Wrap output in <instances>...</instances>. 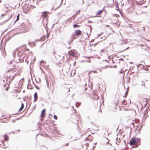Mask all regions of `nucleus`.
I'll list each match as a JSON object with an SVG mask.
<instances>
[{
    "label": "nucleus",
    "mask_w": 150,
    "mask_h": 150,
    "mask_svg": "<svg viewBox=\"0 0 150 150\" xmlns=\"http://www.w3.org/2000/svg\"><path fill=\"white\" fill-rule=\"evenodd\" d=\"M2 89H5L6 91H8L9 89V86L6 83L2 84Z\"/></svg>",
    "instance_id": "3"
},
{
    "label": "nucleus",
    "mask_w": 150,
    "mask_h": 150,
    "mask_svg": "<svg viewBox=\"0 0 150 150\" xmlns=\"http://www.w3.org/2000/svg\"><path fill=\"white\" fill-rule=\"evenodd\" d=\"M103 33V32H102L101 33H100V34H98V36H100Z\"/></svg>",
    "instance_id": "40"
},
{
    "label": "nucleus",
    "mask_w": 150,
    "mask_h": 150,
    "mask_svg": "<svg viewBox=\"0 0 150 150\" xmlns=\"http://www.w3.org/2000/svg\"><path fill=\"white\" fill-rule=\"evenodd\" d=\"M73 41H72V40H71V41H69H69H68V44L69 45H70V44H71V43Z\"/></svg>",
    "instance_id": "22"
},
{
    "label": "nucleus",
    "mask_w": 150,
    "mask_h": 150,
    "mask_svg": "<svg viewBox=\"0 0 150 150\" xmlns=\"http://www.w3.org/2000/svg\"><path fill=\"white\" fill-rule=\"evenodd\" d=\"M141 129V128H139L138 130V131H139V133H140V130Z\"/></svg>",
    "instance_id": "37"
},
{
    "label": "nucleus",
    "mask_w": 150,
    "mask_h": 150,
    "mask_svg": "<svg viewBox=\"0 0 150 150\" xmlns=\"http://www.w3.org/2000/svg\"><path fill=\"white\" fill-rule=\"evenodd\" d=\"M1 142H2V144H3V146H5V145H4V141H1Z\"/></svg>",
    "instance_id": "42"
},
{
    "label": "nucleus",
    "mask_w": 150,
    "mask_h": 150,
    "mask_svg": "<svg viewBox=\"0 0 150 150\" xmlns=\"http://www.w3.org/2000/svg\"><path fill=\"white\" fill-rule=\"evenodd\" d=\"M142 30L144 31V32L145 31V28L144 27H142Z\"/></svg>",
    "instance_id": "30"
},
{
    "label": "nucleus",
    "mask_w": 150,
    "mask_h": 150,
    "mask_svg": "<svg viewBox=\"0 0 150 150\" xmlns=\"http://www.w3.org/2000/svg\"><path fill=\"white\" fill-rule=\"evenodd\" d=\"M75 33L76 36H79L81 34L82 32L80 30H75Z\"/></svg>",
    "instance_id": "4"
},
{
    "label": "nucleus",
    "mask_w": 150,
    "mask_h": 150,
    "mask_svg": "<svg viewBox=\"0 0 150 150\" xmlns=\"http://www.w3.org/2000/svg\"><path fill=\"white\" fill-rule=\"evenodd\" d=\"M103 61H106V62H108V61L106 60H103Z\"/></svg>",
    "instance_id": "44"
},
{
    "label": "nucleus",
    "mask_w": 150,
    "mask_h": 150,
    "mask_svg": "<svg viewBox=\"0 0 150 150\" xmlns=\"http://www.w3.org/2000/svg\"><path fill=\"white\" fill-rule=\"evenodd\" d=\"M12 62H13V61H11V62H9V64H12Z\"/></svg>",
    "instance_id": "46"
},
{
    "label": "nucleus",
    "mask_w": 150,
    "mask_h": 150,
    "mask_svg": "<svg viewBox=\"0 0 150 150\" xmlns=\"http://www.w3.org/2000/svg\"><path fill=\"white\" fill-rule=\"evenodd\" d=\"M34 85V86H35V87L37 89H39V88L36 85Z\"/></svg>",
    "instance_id": "26"
},
{
    "label": "nucleus",
    "mask_w": 150,
    "mask_h": 150,
    "mask_svg": "<svg viewBox=\"0 0 150 150\" xmlns=\"http://www.w3.org/2000/svg\"><path fill=\"white\" fill-rule=\"evenodd\" d=\"M79 4L82 5L84 3V0H77Z\"/></svg>",
    "instance_id": "10"
},
{
    "label": "nucleus",
    "mask_w": 150,
    "mask_h": 150,
    "mask_svg": "<svg viewBox=\"0 0 150 150\" xmlns=\"http://www.w3.org/2000/svg\"><path fill=\"white\" fill-rule=\"evenodd\" d=\"M142 65V64H139V65H138V66H137V67L138 68V67H139V66H140V65Z\"/></svg>",
    "instance_id": "48"
},
{
    "label": "nucleus",
    "mask_w": 150,
    "mask_h": 150,
    "mask_svg": "<svg viewBox=\"0 0 150 150\" xmlns=\"http://www.w3.org/2000/svg\"><path fill=\"white\" fill-rule=\"evenodd\" d=\"M66 146H68L69 145V143H67L66 144Z\"/></svg>",
    "instance_id": "50"
},
{
    "label": "nucleus",
    "mask_w": 150,
    "mask_h": 150,
    "mask_svg": "<svg viewBox=\"0 0 150 150\" xmlns=\"http://www.w3.org/2000/svg\"><path fill=\"white\" fill-rule=\"evenodd\" d=\"M73 27L74 28H79L80 27V26L79 25L76 24H74L73 25Z\"/></svg>",
    "instance_id": "17"
},
{
    "label": "nucleus",
    "mask_w": 150,
    "mask_h": 150,
    "mask_svg": "<svg viewBox=\"0 0 150 150\" xmlns=\"http://www.w3.org/2000/svg\"><path fill=\"white\" fill-rule=\"evenodd\" d=\"M122 69H121V71H119V73H120V74H122V73H123L124 71H122Z\"/></svg>",
    "instance_id": "32"
},
{
    "label": "nucleus",
    "mask_w": 150,
    "mask_h": 150,
    "mask_svg": "<svg viewBox=\"0 0 150 150\" xmlns=\"http://www.w3.org/2000/svg\"><path fill=\"white\" fill-rule=\"evenodd\" d=\"M127 94H128V93L127 92V91L125 93V96H127Z\"/></svg>",
    "instance_id": "28"
},
{
    "label": "nucleus",
    "mask_w": 150,
    "mask_h": 150,
    "mask_svg": "<svg viewBox=\"0 0 150 150\" xmlns=\"http://www.w3.org/2000/svg\"><path fill=\"white\" fill-rule=\"evenodd\" d=\"M45 109H44L42 110L41 112V114L40 116V117L42 118H43L45 116Z\"/></svg>",
    "instance_id": "5"
},
{
    "label": "nucleus",
    "mask_w": 150,
    "mask_h": 150,
    "mask_svg": "<svg viewBox=\"0 0 150 150\" xmlns=\"http://www.w3.org/2000/svg\"><path fill=\"white\" fill-rule=\"evenodd\" d=\"M40 63H44V61H43V60H42L41 62H40Z\"/></svg>",
    "instance_id": "47"
},
{
    "label": "nucleus",
    "mask_w": 150,
    "mask_h": 150,
    "mask_svg": "<svg viewBox=\"0 0 150 150\" xmlns=\"http://www.w3.org/2000/svg\"><path fill=\"white\" fill-rule=\"evenodd\" d=\"M13 80H12V79H11L10 80V83Z\"/></svg>",
    "instance_id": "35"
},
{
    "label": "nucleus",
    "mask_w": 150,
    "mask_h": 150,
    "mask_svg": "<svg viewBox=\"0 0 150 150\" xmlns=\"http://www.w3.org/2000/svg\"><path fill=\"white\" fill-rule=\"evenodd\" d=\"M108 58L109 59H110V56H109L108 57Z\"/></svg>",
    "instance_id": "59"
},
{
    "label": "nucleus",
    "mask_w": 150,
    "mask_h": 150,
    "mask_svg": "<svg viewBox=\"0 0 150 150\" xmlns=\"http://www.w3.org/2000/svg\"><path fill=\"white\" fill-rule=\"evenodd\" d=\"M11 121L13 122H15V120H11Z\"/></svg>",
    "instance_id": "52"
},
{
    "label": "nucleus",
    "mask_w": 150,
    "mask_h": 150,
    "mask_svg": "<svg viewBox=\"0 0 150 150\" xmlns=\"http://www.w3.org/2000/svg\"><path fill=\"white\" fill-rule=\"evenodd\" d=\"M113 67H114L115 68H116L117 67V66H113Z\"/></svg>",
    "instance_id": "56"
},
{
    "label": "nucleus",
    "mask_w": 150,
    "mask_h": 150,
    "mask_svg": "<svg viewBox=\"0 0 150 150\" xmlns=\"http://www.w3.org/2000/svg\"><path fill=\"white\" fill-rule=\"evenodd\" d=\"M85 141H88V137H86L85 139Z\"/></svg>",
    "instance_id": "27"
},
{
    "label": "nucleus",
    "mask_w": 150,
    "mask_h": 150,
    "mask_svg": "<svg viewBox=\"0 0 150 150\" xmlns=\"http://www.w3.org/2000/svg\"><path fill=\"white\" fill-rule=\"evenodd\" d=\"M20 57L21 58V59L19 58V62H24V59L23 58H23H21V56Z\"/></svg>",
    "instance_id": "18"
},
{
    "label": "nucleus",
    "mask_w": 150,
    "mask_h": 150,
    "mask_svg": "<svg viewBox=\"0 0 150 150\" xmlns=\"http://www.w3.org/2000/svg\"><path fill=\"white\" fill-rule=\"evenodd\" d=\"M141 86H145V84L144 83V84H141Z\"/></svg>",
    "instance_id": "45"
},
{
    "label": "nucleus",
    "mask_w": 150,
    "mask_h": 150,
    "mask_svg": "<svg viewBox=\"0 0 150 150\" xmlns=\"http://www.w3.org/2000/svg\"><path fill=\"white\" fill-rule=\"evenodd\" d=\"M40 120L41 121H43V119H42V118L40 119Z\"/></svg>",
    "instance_id": "51"
},
{
    "label": "nucleus",
    "mask_w": 150,
    "mask_h": 150,
    "mask_svg": "<svg viewBox=\"0 0 150 150\" xmlns=\"http://www.w3.org/2000/svg\"><path fill=\"white\" fill-rule=\"evenodd\" d=\"M87 88H85V91H86L87 90Z\"/></svg>",
    "instance_id": "63"
},
{
    "label": "nucleus",
    "mask_w": 150,
    "mask_h": 150,
    "mask_svg": "<svg viewBox=\"0 0 150 150\" xmlns=\"http://www.w3.org/2000/svg\"><path fill=\"white\" fill-rule=\"evenodd\" d=\"M80 104H81L80 103H79L78 102H77L76 103V106L77 107H78L80 105Z\"/></svg>",
    "instance_id": "21"
},
{
    "label": "nucleus",
    "mask_w": 150,
    "mask_h": 150,
    "mask_svg": "<svg viewBox=\"0 0 150 150\" xmlns=\"http://www.w3.org/2000/svg\"><path fill=\"white\" fill-rule=\"evenodd\" d=\"M127 83H129V80H127Z\"/></svg>",
    "instance_id": "54"
},
{
    "label": "nucleus",
    "mask_w": 150,
    "mask_h": 150,
    "mask_svg": "<svg viewBox=\"0 0 150 150\" xmlns=\"http://www.w3.org/2000/svg\"><path fill=\"white\" fill-rule=\"evenodd\" d=\"M19 16H20L19 14H18V15L17 16V19H16V20L15 21V22L16 21H18L19 20Z\"/></svg>",
    "instance_id": "20"
},
{
    "label": "nucleus",
    "mask_w": 150,
    "mask_h": 150,
    "mask_svg": "<svg viewBox=\"0 0 150 150\" xmlns=\"http://www.w3.org/2000/svg\"><path fill=\"white\" fill-rule=\"evenodd\" d=\"M75 35V34L73 33L71 35V39L72 40V41H73L74 39L76 38Z\"/></svg>",
    "instance_id": "9"
},
{
    "label": "nucleus",
    "mask_w": 150,
    "mask_h": 150,
    "mask_svg": "<svg viewBox=\"0 0 150 150\" xmlns=\"http://www.w3.org/2000/svg\"><path fill=\"white\" fill-rule=\"evenodd\" d=\"M80 12V11L79 10L78 11L76 12V15H78V14H79V13Z\"/></svg>",
    "instance_id": "24"
},
{
    "label": "nucleus",
    "mask_w": 150,
    "mask_h": 150,
    "mask_svg": "<svg viewBox=\"0 0 150 150\" xmlns=\"http://www.w3.org/2000/svg\"><path fill=\"white\" fill-rule=\"evenodd\" d=\"M104 50H101V52H104Z\"/></svg>",
    "instance_id": "39"
},
{
    "label": "nucleus",
    "mask_w": 150,
    "mask_h": 150,
    "mask_svg": "<svg viewBox=\"0 0 150 150\" xmlns=\"http://www.w3.org/2000/svg\"><path fill=\"white\" fill-rule=\"evenodd\" d=\"M7 81V79H6V80L5 79L1 80V83L2 84H3V83H6Z\"/></svg>",
    "instance_id": "13"
},
{
    "label": "nucleus",
    "mask_w": 150,
    "mask_h": 150,
    "mask_svg": "<svg viewBox=\"0 0 150 150\" xmlns=\"http://www.w3.org/2000/svg\"><path fill=\"white\" fill-rule=\"evenodd\" d=\"M93 148H92V149L91 150L94 149L96 147V146H93Z\"/></svg>",
    "instance_id": "33"
},
{
    "label": "nucleus",
    "mask_w": 150,
    "mask_h": 150,
    "mask_svg": "<svg viewBox=\"0 0 150 150\" xmlns=\"http://www.w3.org/2000/svg\"><path fill=\"white\" fill-rule=\"evenodd\" d=\"M124 143H125V144H126V143H125V140H124Z\"/></svg>",
    "instance_id": "61"
},
{
    "label": "nucleus",
    "mask_w": 150,
    "mask_h": 150,
    "mask_svg": "<svg viewBox=\"0 0 150 150\" xmlns=\"http://www.w3.org/2000/svg\"><path fill=\"white\" fill-rule=\"evenodd\" d=\"M24 107V104L23 103H22L21 106L19 110V111L22 110L23 109Z\"/></svg>",
    "instance_id": "16"
},
{
    "label": "nucleus",
    "mask_w": 150,
    "mask_h": 150,
    "mask_svg": "<svg viewBox=\"0 0 150 150\" xmlns=\"http://www.w3.org/2000/svg\"><path fill=\"white\" fill-rule=\"evenodd\" d=\"M93 144H94V145H96V143H94Z\"/></svg>",
    "instance_id": "62"
},
{
    "label": "nucleus",
    "mask_w": 150,
    "mask_h": 150,
    "mask_svg": "<svg viewBox=\"0 0 150 150\" xmlns=\"http://www.w3.org/2000/svg\"><path fill=\"white\" fill-rule=\"evenodd\" d=\"M120 60H122V61H123V59H122V58H120Z\"/></svg>",
    "instance_id": "53"
},
{
    "label": "nucleus",
    "mask_w": 150,
    "mask_h": 150,
    "mask_svg": "<svg viewBox=\"0 0 150 150\" xmlns=\"http://www.w3.org/2000/svg\"><path fill=\"white\" fill-rule=\"evenodd\" d=\"M29 45H31V42H29L28 43Z\"/></svg>",
    "instance_id": "49"
},
{
    "label": "nucleus",
    "mask_w": 150,
    "mask_h": 150,
    "mask_svg": "<svg viewBox=\"0 0 150 150\" xmlns=\"http://www.w3.org/2000/svg\"><path fill=\"white\" fill-rule=\"evenodd\" d=\"M4 139L5 141H7L9 139V137L6 134H5L4 137Z\"/></svg>",
    "instance_id": "8"
},
{
    "label": "nucleus",
    "mask_w": 150,
    "mask_h": 150,
    "mask_svg": "<svg viewBox=\"0 0 150 150\" xmlns=\"http://www.w3.org/2000/svg\"><path fill=\"white\" fill-rule=\"evenodd\" d=\"M103 10L104 8L102 10H99L96 13V16L102 13L103 12Z\"/></svg>",
    "instance_id": "11"
},
{
    "label": "nucleus",
    "mask_w": 150,
    "mask_h": 150,
    "mask_svg": "<svg viewBox=\"0 0 150 150\" xmlns=\"http://www.w3.org/2000/svg\"><path fill=\"white\" fill-rule=\"evenodd\" d=\"M145 70H146V71H148V70H149V69H148V68H145Z\"/></svg>",
    "instance_id": "43"
},
{
    "label": "nucleus",
    "mask_w": 150,
    "mask_h": 150,
    "mask_svg": "<svg viewBox=\"0 0 150 150\" xmlns=\"http://www.w3.org/2000/svg\"><path fill=\"white\" fill-rule=\"evenodd\" d=\"M34 101L35 102L37 100L38 98V96L37 92H35L34 93Z\"/></svg>",
    "instance_id": "6"
},
{
    "label": "nucleus",
    "mask_w": 150,
    "mask_h": 150,
    "mask_svg": "<svg viewBox=\"0 0 150 150\" xmlns=\"http://www.w3.org/2000/svg\"><path fill=\"white\" fill-rule=\"evenodd\" d=\"M102 38H103V40H105L106 39V38L105 37L104 38H103V37L101 38V39H102Z\"/></svg>",
    "instance_id": "34"
},
{
    "label": "nucleus",
    "mask_w": 150,
    "mask_h": 150,
    "mask_svg": "<svg viewBox=\"0 0 150 150\" xmlns=\"http://www.w3.org/2000/svg\"><path fill=\"white\" fill-rule=\"evenodd\" d=\"M4 18L5 19H6L5 20H4V18H1V25L4 24L5 22L7 21L9 19L8 18V15L6 14H5Z\"/></svg>",
    "instance_id": "2"
},
{
    "label": "nucleus",
    "mask_w": 150,
    "mask_h": 150,
    "mask_svg": "<svg viewBox=\"0 0 150 150\" xmlns=\"http://www.w3.org/2000/svg\"><path fill=\"white\" fill-rule=\"evenodd\" d=\"M4 16V14H2L1 15V16Z\"/></svg>",
    "instance_id": "60"
},
{
    "label": "nucleus",
    "mask_w": 150,
    "mask_h": 150,
    "mask_svg": "<svg viewBox=\"0 0 150 150\" xmlns=\"http://www.w3.org/2000/svg\"><path fill=\"white\" fill-rule=\"evenodd\" d=\"M143 125L142 124H141L140 125V128H141H141H142L143 127Z\"/></svg>",
    "instance_id": "29"
},
{
    "label": "nucleus",
    "mask_w": 150,
    "mask_h": 150,
    "mask_svg": "<svg viewBox=\"0 0 150 150\" xmlns=\"http://www.w3.org/2000/svg\"><path fill=\"white\" fill-rule=\"evenodd\" d=\"M33 44L34 45H35V44L34 42H33Z\"/></svg>",
    "instance_id": "64"
},
{
    "label": "nucleus",
    "mask_w": 150,
    "mask_h": 150,
    "mask_svg": "<svg viewBox=\"0 0 150 150\" xmlns=\"http://www.w3.org/2000/svg\"><path fill=\"white\" fill-rule=\"evenodd\" d=\"M8 122V120L6 118H4L3 119L1 118V122L2 123H6Z\"/></svg>",
    "instance_id": "7"
},
{
    "label": "nucleus",
    "mask_w": 150,
    "mask_h": 150,
    "mask_svg": "<svg viewBox=\"0 0 150 150\" xmlns=\"http://www.w3.org/2000/svg\"><path fill=\"white\" fill-rule=\"evenodd\" d=\"M148 107H147V108L145 110V111H144V114H146L150 110V109H149V108L148 107V108H147Z\"/></svg>",
    "instance_id": "15"
},
{
    "label": "nucleus",
    "mask_w": 150,
    "mask_h": 150,
    "mask_svg": "<svg viewBox=\"0 0 150 150\" xmlns=\"http://www.w3.org/2000/svg\"><path fill=\"white\" fill-rule=\"evenodd\" d=\"M128 48V47H127V48H126V49H125V50H123V51H125V50H126Z\"/></svg>",
    "instance_id": "58"
},
{
    "label": "nucleus",
    "mask_w": 150,
    "mask_h": 150,
    "mask_svg": "<svg viewBox=\"0 0 150 150\" xmlns=\"http://www.w3.org/2000/svg\"><path fill=\"white\" fill-rule=\"evenodd\" d=\"M54 118L55 120H57V116L56 115H54Z\"/></svg>",
    "instance_id": "23"
},
{
    "label": "nucleus",
    "mask_w": 150,
    "mask_h": 150,
    "mask_svg": "<svg viewBox=\"0 0 150 150\" xmlns=\"http://www.w3.org/2000/svg\"><path fill=\"white\" fill-rule=\"evenodd\" d=\"M90 46H92V45H93V44H90Z\"/></svg>",
    "instance_id": "57"
},
{
    "label": "nucleus",
    "mask_w": 150,
    "mask_h": 150,
    "mask_svg": "<svg viewBox=\"0 0 150 150\" xmlns=\"http://www.w3.org/2000/svg\"><path fill=\"white\" fill-rule=\"evenodd\" d=\"M2 54L3 57V58H4L5 57V56L6 55V52L5 51V49H4V50H3V51L2 52Z\"/></svg>",
    "instance_id": "12"
},
{
    "label": "nucleus",
    "mask_w": 150,
    "mask_h": 150,
    "mask_svg": "<svg viewBox=\"0 0 150 150\" xmlns=\"http://www.w3.org/2000/svg\"><path fill=\"white\" fill-rule=\"evenodd\" d=\"M125 100H123L122 102V104H124L125 103Z\"/></svg>",
    "instance_id": "31"
},
{
    "label": "nucleus",
    "mask_w": 150,
    "mask_h": 150,
    "mask_svg": "<svg viewBox=\"0 0 150 150\" xmlns=\"http://www.w3.org/2000/svg\"><path fill=\"white\" fill-rule=\"evenodd\" d=\"M98 43V42H97L95 44L93 45V46L94 47H95L96 45H97V44Z\"/></svg>",
    "instance_id": "41"
},
{
    "label": "nucleus",
    "mask_w": 150,
    "mask_h": 150,
    "mask_svg": "<svg viewBox=\"0 0 150 150\" xmlns=\"http://www.w3.org/2000/svg\"><path fill=\"white\" fill-rule=\"evenodd\" d=\"M16 71V69H15L14 68H12L11 69H10L7 72H8L10 71H13V72H15Z\"/></svg>",
    "instance_id": "14"
},
{
    "label": "nucleus",
    "mask_w": 150,
    "mask_h": 150,
    "mask_svg": "<svg viewBox=\"0 0 150 150\" xmlns=\"http://www.w3.org/2000/svg\"><path fill=\"white\" fill-rule=\"evenodd\" d=\"M13 80H12V79H11L10 80V83Z\"/></svg>",
    "instance_id": "36"
},
{
    "label": "nucleus",
    "mask_w": 150,
    "mask_h": 150,
    "mask_svg": "<svg viewBox=\"0 0 150 150\" xmlns=\"http://www.w3.org/2000/svg\"><path fill=\"white\" fill-rule=\"evenodd\" d=\"M46 12V11H45L44 12H43L42 13V15L44 16V17H46L47 16Z\"/></svg>",
    "instance_id": "19"
},
{
    "label": "nucleus",
    "mask_w": 150,
    "mask_h": 150,
    "mask_svg": "<svg viewBox=\"0 0 150 150\" xmlns=\"http://www.w3.org/2000/svg\"><path fill=\"white\" fill-rule=\"evenodd\" d=\"M129 143L130 144V145L131 146L133 144H134L135 146H132V148L134 147H137L140 144V138H132Z\"/></svg>",
    "instance_id": "1"
},
{
    "label": "nucleus",
    "mask_w": 150,
    "mask_h": 150,
    "mask_svg": "<svg viewBox=\"0 0 150 150\" xmlns=\"http://www.w3.org/2000/svg\"><path fill=\"white\" fill-rule=\"evenodd\" d=\"M16 74H15L14 76H13L12 77V80H13L15 78V77L16 76Z\"/></svg>",
    "instance_id": "25"
},
{
    "label": "nucleus",
    "mask_w": 150,
    "mask_h": 150,
    "mask_svg": "<svg viewBox=\"0 0 150 150\" xmlns=\"http://www.w3.org/2000/svg\"><path fill=\"white\" fill-rule=\"evenodd\" d=\"M94 39H92V40L91 41H89V42H93L94 41Z\"/></svg>",
    "instance_id": "38"
},
{
    "label": "nucleus",
    "mask_w": 150,
    "mask_h": 150,
    "mask_svg": "<svg viewBox=\"0 0 150 150\" xmlns=\"http://www.w3.org/2000/svg\"><path fill=\"white\" fill-rule=\"evenodd\" d=\"M13 55L14 57H15V55L14 53L13 54Z\"/></svg>",
    "instance_id": "55"
}]
</instances>
